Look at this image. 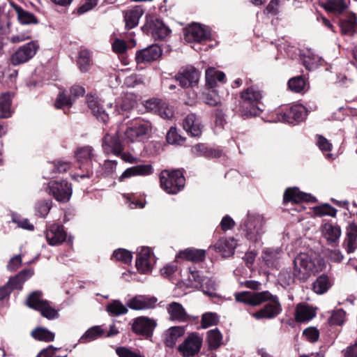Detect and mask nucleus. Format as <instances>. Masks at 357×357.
Returning <instances> with one entry per match:
<instances>
[{
  "mask_svg": "<svg viewBox=\"0 0 357 357\" xmlns=\"http://www.w3.org/2000/svg\"><path fill=\"white\" fill-rule=\"evenodd\" d=\"M303 335H305L310 342H314L319 339V332L316 328L310 327L303 331Z\"/></svg>",
  "mask_w": 357,
  "mask_h": 357,
  "instance_id": "nucleus-63",
  "label": "nucleus"
},
{
  "mask_svg": "<svg viewBox=\"0 0 357 357\" xmlns=\"http://www.w3.org/2000/svg\"><path fill=\"white\" fill-rule=\"evenodd\" d=\"M333 285V280L328 275H319L312 284L313 291L317 294H323L328 291Z\"/></svg>",
  "mask_w": 357,
  "mask_h": 357,
  "instance_id": "nucleus-32",
  "label": "nucleus"
},
{
  "mask_svg": "<svg viewBox=\"0 0 357 357\" xmlns=\"http://www.w3.org/2000/svg\"><path fill=\"white\" fill-rule=\"evenodd\" d=\"M321 58L317 55L308 52L307 54L304 55L303 57V65L305 68L309 70H313L316 68L318 66L319 62L320 61Z\"/></svg>",
  "mask_w": 357,
  "mask_h": 357,
  "instance_id": "nucleus-48",
  "label": "nucleus"
},
{
  "mask_svg": "<svg viewBox=\"0 0 357 357\" xmlns=\"http://www.w3.org/2000/svg\"><path fill=\"white\" fill-rule=\"evenodd\" d=\"M202 344V338L196 333H192L179 345L178 349L184 357H191L199 353Z\"/></svg>",
  "mask_w": 357,
  "mask_h": 357,
  "instance_id": "nucleus-11",
  "label": "nucleus"
},
{
  "mask_svg": "<svg viewBox=\"0 0 357 357\" xmlns=\"http://www.w3.org/2000/svg\"><path fill=\"white\" fill-rule=\"evenodd\" d=\"M176 257L194 263H199L204 260L206 252L204 250L190 248L180 251Z\"/></svg>",
  "mask_w": 357,
  "mask_h": 357,
  "instance_id": "nucleus-26",
  "label": "nucleus"
},
{
  "mask_svg": "<svg viewBox=\"0 0 357 357\" xmlns=\"http://www.w3.org/2000/svg\"><path fill=\"white\" fill-rule=\"evenodd\" d=\"M151 33L155 39L162 40L171 33V30L162 20L156 19L151 26Z\"/></svg>",
  "mask_w": 357,
  "mask_h": 357,
  "instance_id": "nucleus-33",
  "label": "nucleus"
},
{
  "mask_svg": "<svg viewBox=\"0 0 357 357\" xmlns=\"http://www.w3.org/2000/svg\"><path fill=\"white\" fill-rule=\"evenodd\" d=\"M268 298L264 302L267 303L259 311L253 313L252 316L257 319H271L276 317L282 312V306L276 296L270 293Z\"/></svg>",
  "mask_w": 357,
  "mask_h": 357,
  "instance_id": "nucleus-8",
  "label": "nucleus"
},
{
  "mask_svg": "<svg viewBox=\"0 0 357 357\" xmlns=\"http://www.w3.org/2000/svg\"><path fill=\"white\" fill-rule=\"evenodd\" d=\"M102 334L103 331L100 326H93L86 331L84 335L81 337V340H86V341L90 342L100 337Z\"/></svg>",
  "mask_w": 357,
  "mask_h": 357,
  "instance_id": "nucleus-51",
  "label": "nucleus"
},
{
  "mask_svg": "<svg viewBox=\"0 0 357 357\" xmlns=\"http://www.w3.org/2000/svg\"><path fill=\"white\" fill-rule=\"evenodd\" d=\"M11 99L9 94H3L0 96V119L10 116Z\"/></svg>",
  "mask_w": 357,
  "mask_h": 357,
  "instance_id": "nucleus-44",
  "label": "nucleus"
},
{
  "mask_svg": "<svg viewBox=\"0 0 357 357\" xmlns=\"http://www.w3.org/2000/svg\"><path fill=\"white\" fill-rule=\"evenodd\" d=\"M116 352L119 357H144L139 354L134 352L126 347H118Z\"/></svg>",
  "mask_w": 357,
  "mask_h": 357,
  "instance_id": "nucleus-64",
  "label": "nucleus"
},
{
  "mask_svg": "<svg viewBox=\"0 0 357 357\" xmlns=\"http://www.w3.org/2000/svg\"><path fill=\"white\" fill-rule=\"evenodd\" d=\"M33 271L30 269H24L20 271L17 275L10 278L7 284L10 288L13 289L21 290L23 283L33 275Z\"/></svg>",
  "mask_w": 357,
  "mask_h": 357,
  "instance_id": "nucleus-31",
  "label": "nucleus"
},
{
  "mask_svg": "<svg viewBox=\"0 0 357 357\" xmlns=\"http://www.w3.org/2000/svg\"><path fill=\"white\" fill-rule=\"evenodd\" d=\"M218 322V317L215 313L206 312L202 315V326L204 328L216 325Z\"/></svg>",
  "mask_w": 357,
  "mask_h": 357,
  "instance_id": "nucleus-58",
  "label": "nucleus"
},
{
  "mask_svg": "<svg viewBox=\"0 0 357 357\" xmlns=\"http://www.w3.org/2000/svg\"><path fill=\"white\" fill-rule=\"evenodd\" d=\"M203 291L209 295L214 296L215 294V291L217 288V283L215 280L212 278H204V282L200 285Z\"/></svg>",
  "mask_w": 357,
  "mask_h": 357,
  "instance_id": "nucleus-56",
  "label": "nucleus"
},
{
  "mask_svg": "<svg viewBox=\"0 0 357 357\" xmlns=\"http://www.w3.org/2000/svg\"><path fill=\"white\" fill-rule=\"evenodd\" d=\"M270 292L264 291L257 293L243 291L235 294V299L238 302L249 304L252 306L259 305L268 298Z\"/></svg>",
  "mask_w": 357,
  "mask_h": 357,
  "instance_id": "nucleus-13",
  "label": "nucleus"
},
{
  "mask_svg": "<svg viewBox=\"0 0 357 357\" xmlns=\"http://www.w3.org/2000/svg\"><path fill=\"white\" fill-rule=\"evenodd\" d=\"M175 77L182 87H193L199 82V72L195 67L188 66L182 68Z\"/></svg>",
  "mask_w": 357,
  "mask_h": 357,
  "instance_id": "nucleus-12",
  "label": "nucleus"
},
{
  "mask_svg": "<svg viewBox=\"0 0 357 357\" xmlns=\"http://www.w3.org/2000/svg\"><path fill=\"white\" fill-rule=\"evenodd\" d=\"M312 199L313 197L310 195L302 192L296 188H292L286 190L283 200L284 203L289 202L298 203L301 202H310Z\"/></svg>",
  "mask_w": 357,
  "mask_h": 357,
  "instance_id": "nucleus-24",
  "label": "nucleus"
},
{
  "mask_svg": "<svg viewBox=\"0 0 357 357\" xmlns=\"http://www.w3.org/2000/svg\"><path fill=\"white\" fill-rule=\"evenodd\" d=\"M150 121L143 119H135L124 132L126 139L133 142L139 137L148 135L151 130Z\"/></svg>",
  "mask_w": 357,
  "mask_h": 357,
  "instance_id": "nucleus-7",
  "label": "nucleus"
},
{
  "mask_svg": "<svg viewBox=\"0 0 357 357\" xmlns=\"http://www.w3.org/2000/svg\"><path fill=\"white\" fill-rule=\"evenodd\" d=\"M31 336L36 340L43 342H52L54 340V333L43 327H38L31 331Z\"/></svg>",
  "mask_w": 357,
  "mask_h": 357,
  "instance_id": "nucleus-40",
  "label": "nucleus"
},
{
  "mask_svg": "<svg viewBox=\"0 0 357 357\" xmlns=\"http://www.w3.org/2000/svg\"><path fill=\"white\" fill-rule=\"evenodd\" d=\"M43 293L40 291H35L29 294L28 296L26 304L30 308L38 310L39 307L43 303L47 301L43 299Z\"/></svg>",
  "mask_w": 357,
  "mask_h": 357,
  "instance_id": "nucleus-41",
  "label": "nucleus"
},
{
  "mask_svg": "<svg viewBox=\"0 0 357 357\" xmlns=\"http://www.w3.org/2000/svg\"><path fill=\"white\" fill-rule=\"evenodd\" d=\"M326 267L325 260L314 253L301 252L294 260L293 275L301 282L306 281L312 275Z\"/></svg>",
  "mask_w": 357,
  "mask_h": 357,
  "instance_id": "nucleus-1",
  "label": "nucleus"
},
{
  "mask_svg": "<svg viewBox=\"0 0 357 357\" xmlns=\"http://www.w3.org/2000/svg\"><path fill=\"white\" fill-rule=\"evenodd\" d=\"M136 176H148L153 173L151 165H139L134 166Z\"/></svg>",
  "mask_w": 357,
  "mask_h": 357,
  "instance_id": "nucleus-62",
  "label": "nucleus"
},
{
  "mask_svg": "<svg viewBox=\"0 0 357 357\" xmlns=\"http://www.w3.org/2000/svg\"><path fill=\"white\" fill-rule=\"evenodd\" d=\"M281 255V249L266 248L263 251L262 257L268 266H273L275 261L280 258Z\"/></svg>",
  "mask_w": 357,
  "mask_h": 357,
  "instance_id": "nucleus-42",
  "label": "nucleus"
},
{
  "mask_svg": "<svg viewBox=\"0 0 357 357\" xmlns=\"http://www.w3.org/2000/svg\"><path fill=\"white\" fill-rule=\"evenodd\" d=\"M52 208L51 200H44L38 202L36 205V209L40 216L45 218L50 212Z\"/></svg>",
  "mask_w": 357,
  "mask_h": 357,
  "instance_id": "nucleus-59",
  "label": "nucleus"
},
{
  "mask_svg": "<svg viewBox=\"0 0 357 357\" xmlns=\"http://www.w3.org/2000/svg\"><path fill=\"white\" fill-rule=\"evenodd\" d=\"M341 33L352 36L357 32V18L354 13L349 14L346 19L341 20L339 23Z\"/></svg>",
  "mask_w": 357,
  "mask_h": 357,
  "instance_id": "nucleus-30",
  "label": "nucleus"
},
{
  "mask_svg": "<svg viewBox=\"0 0 357 357\" xmlns=\"http://www.w3.org/2000/svg\"><path fill=\"white\" fill-rule=\"evenodd\" d=\"M184 333V329L181 326H174L167 330L165 333V342L166 346L173 347L178 337Z\"/></svg>",
  "mask_w": 357,
  "mask_h": 357,
  "instance_id": "nucleus-37",
  "label": "nucleus"
},
{
  "mask_svg": "<svg viewBox=\"0 0 357 357\" xmlns=\"http://www.w3.org/2000/svg\"><path fill=\"white\" fill-rule=\"evenodd\" d=\"M15 11L11 10L10 2L8 5L0 6V33L6 34L10 31L12 20L15 18Z\"/></svg>",
  "mask_w": 357,
  "mask_h": 357,
  "instance_id": "nucleus-20",
  "label": "nucleus"
},
{
  "mask_svg": "<svg viewBox=\"0 0 357 357\" xmlns=\"http://www.w3.org/2000/svg\"><path fill=\"white\" fill-rule=\"evenodd\" d=\"M11 10L15 11V17L17 15V20L22 24H37V18L31 13L24 10L20 6L13 2H10Z\"/></svg>",
  "mask_w": 357,
  "mask_h": 357,
  "instance_id": "nucleus-29",
  "label": "nucleus"
},
{
  "mask_svg": "<svg viewBox=\"0 0 357 357\" xmlns=\"http://www.w3.org/2000/svg\"><path fill=\"white\" fill-rule=\"evenodd\" d=\"M225 78L224 73L218 71L214 68H210L206 71V81L207 84L213 88L216 86L218 82H223Z\"/></svg>",
  "mask_w": 357,
  "mask_h": 357,
  "instance_id": "nucleus-38",
  "label": "nucleus"
},
{
  "mask_svg": "<svg viewBox=\"0 0 357 357\" xmlns=\"http://www.w3.org/2000/svg\"><path fill=\"white\" fill-rule=\"evenodd\" d=\"M120 130H117L114 135L107 134L103 138L102 148L107 154L112 153L119 155L123 150V145L119 140Z\"/></svg>",
  "mask_w": 357,
  "mask_h": 357,
  "instance_id": "nucleus-14",
  "label": "nucleus"
},
{
  "mask_svg": "<svg viewBox=\"0 0 357 357\" xmlns=\"http://www.w3.org/2000/svg\"><path fill=\"white\" fill-rule=\"evenodd\" d=\"M107 310L109 313L119 316L128 312L127 307L119 301L114 300L107 306Z\"/></svg>",
  "mask_w": 357,
  "mask_h": 357,
  "instance_id": "nucleus-46",
  "label": "nucleus"
},
{
  "mask_svg": "<svg viewBox=\"0 0 357 357\" xmlns=\"http://www.w3.org/2000/svg\"><path fill=\"white\" fill-rule=\"evenodd\" d=\"M93 157V149L89 146L78 149L75 152V158L79 163L81 164L79 169L85 171L84 174H76L73 178L78 181V178H90L93 174L91 160Z\"/></svg>",
  "mask_w": 357,
  "mask_h": 357,
  "instance_id": "nucleus-5",
  "label": "nucleus"
},
{
  "mask_svg": "<svg viewBox=\"0 0 357 357\" xmlns=\"http://www.w3.org/2000/svg\"><path fill=\"white\" fill-rule=\"evenodd\" d=\"M192 153L197 157L219 158L221 155L220 151L208 148L203 144L194 146L192 148Z\"/></svg>",
  "mask_w": 357,
  "mask_h": 357,
  "instance_id": "nucleus-34",
  "label": "nucleus"
},
{
  "mask_svg": "<svg viewBox=\"0 0 357 357\" xmlns=\"http://www.w3.org/2000/svg\"><path fill=\"white\" fill-rule=\"evenodd\" d=\"M347 7V3L344 0H328L324 5L326 10L337 14L342 13Z\"/></svg>",
  "mask_w": 357,
  "mask_h": 357,
  "instance_id": "nucleus-39",
  "label": "nucleus"
},
{
  "mask_svg": "<svg viewBox=\"0 0 357 357\" xmlns=\"http://www.w3.org/2000/svg\"><path fill=\"white\" fill-rule=\"evenodd\" d=\"M161 55V48L157 45H153L137 51L135 59L137 63H149L157 60Z\"/></svg>",
  "mask_w": 357,
  "mask_h": 357,
  "instance_id": "nucleus-18",
  "label": "nucleus"
},
{
  "mask_svg": "<svg viewBox=\"0 0 357 357\" xmlns=\"http://www.w3.org/2000/svg\"><path fill=\"white\" fill-rule=\"evenodd\" d=\"M158 114L163 119H169L174 116V110L167 102L162 101Z\"/></svg>",
  "mask_w": 357,
  "mask_h": 357,
  "instance_id": "nucleus-61",
  "label": "nucleus"
},
{
  "mask_svg": "<svg viewBox=\"0 0 357 357\" xmlns=\"http://www.w3.org/2000/svg\"><path fill=\"white\" fill-rule=\"evenodd\" d=\"M40 312V314L47 318V319H54L59 317V312L54 308H53L49 303L48 301L43 303L40 306L38 310Z\"/></svg>",
  "mask_w": 357,
  "mask_h": 357,
  "instance_id": "nucleus-47",
  "label": "nucleus"
},
{
  "mask_svg": "<svg viewBox=\"0 0 357 357\" xmlns=\"http://www.w3.org/2000/svg\"><path fill=\"white\" fill-rule=\"evenodd\" d=\"M39 47L38 40H32L20 46L10 56V63L13 66H18L28 62L36 54Z\"/></svg>",
  "mask_w": 357,
  "mask_h": 357,
  "instance_id": "nucleus-4",
  "label": "nucleus"
},
{
  "mask_svg": "<svg viewBox=\"0 0 357 357\" xmlns=\"http://www.w3.org/2000/svg\"><path fill=\"white\" fill-rule=\"evenodd\" d=\"M346 313L342 309H337L333 311L329 323L331 325H342L344 322Z\"/></svg>",
  "mask_w": 357,
  "mask_h": 357,
  "instance_id": "nucleus-53",
  "label": "nucleus"
},
{
  "mask_svg": "<svg viewBox=\"0 0 357 357\" xmlns=\"http://www.w3.org/2000/svg\"><path fill=\"white\" fill-rule=\"evenodd\" d=\"M210 36L209 31L199 24L194 23L185 31V40L189 43L201 42Z\"/></svg>",
  "mask_w": 357,
  "mask_h": 357,
  "instance_id": "nucleus-16",
  "label": "nucleus"
},
{
  "mask_svg": "<svg viewBox=\"0 0 357 357\" xmlns=\"http://www.w3.org/2000/svg\"><path fill=\"white\" fill-rule=\"evenodd\" d=\"M74 102V99L71 97H68L66 93L62 91L60 92L55 100L54 106L56 109H61L64 106L70 107Z\"/></svg>",
  "mask_w": 357,
  "mask_h": 357,
  "instance_id": "nucleus-52",
  "label": "nucleus"
},
{
  "mask_svg": "<svg viewBox=\"0 0 357 357\" xmlns=\"http://www.w3.org/2000/svg\"><path fill=\"white\" fill-rule=\"evenodd\" d=\"M143 14L144 10L140 6H136L131 9L126 10L124 12L126 28L127 29H131L137 26Z\"/></svg>",
  "mask_w": 357,
  "mask_h": 357,
  "instance_id": "nucleus-23",
  "label": "nucleus"
},
{
  "mask_svg": "<svg viewBox=\"0 0 357 357\" xmlns=\"http://www.w3.org/2000/svg\"><path fill=\"white\" fill-rule=\"evenodd\" d=\"M263 217L257 213H249L244 223L245 235L248 240L257 241L263 234Z\"/></svg>",
  "mask_w": 357,
  "mask_h": 357,
  "instance_id": "nucleus-6",
  "label": "nucleus"
},
{
  "mask_svg": "<svg viewBox=\"0 0 357 357\" xmlns=\"http://www.w3.org/2000/svg\"><path fill=\"white\" fill-rule=\"evenodd\" d=\"M183 127L192 137H199L202 134L201 121L194 114H190L184 119Z\"/></svg>",
  "mask_w": 357,
  "mask_h": 357,
  "instance_id": "nucleus-21",
  "label": "nucleus"
},
{
  "mask_svg": "<svg viewBox=\"0 0 357 357\" xmlns=\"http://www.w3.org/2000/svg\"><path fill=\"white\" fill-rule=\"evenodd\" d=\"M157 326L155 320L147 317H139L132 320V331L137 335L149 338L153 335Z\"/></svg>",
  "mask_w": 357,
  "mask_h": 357,
  "instance_id": "nucleus-10",
  "label": "nucleus"
},
{
  "mask_svg": "<svg viewBox=\"0 0 357 357\" xmlns=\"http://www.w3.org/2000/svg\"><path fill=\"white\" fill-rule=\"evenodd\" d=\"M77 65L81 72L86 73L91 66L90 54L87 50H82L79 53Z\"/></svg>",
  "mask_w": 357,
  "mask_h": 357,
  "instance_id": "nucleus-45",
  "label": "nucleus"
},
{
  "mask_svg": "<svg viewBox=\"0 0 357 357\" xmlns=\"http://www.w3.org/2000/svg\"><path fill=\"white\" fill-rule=\"evenodd\" d=\"M289 109L295 122H299L304 119L306 115L305 107L301 105H297L290 107Z\"/></svg>",
  "mask_w": 357,
  "mask_h": 357,
  "instance_id": "nucleus-57",
  "label": "nucleus"
},
{
  "mask_svg": "<svg viewBox=\"0 0 357 357\" xmlns=\"http://www.w3.org/2000/svg\"><path fill=\"white\" fill-rule=\"evenodd\" d=\"M113 257L124 264H130L132 259L131 252L122 248L116 250L113 253Z\"/></svg>",
  "mask_w": 357,
  "mask_h": 357,
  "instance_id": "nucleus-55",
  "label": "nucleus"
},
{
  "mask_svg": "<svg viewBox=\"0 0 357 357\" xmlns=\"http://www.w3.org/2000/svg\"><path fill=\"white\" fill-rule=\"evenodd\" d=\"M316 313L314 310L308 305L299 304L296 307L295 317L298 321L303 322L309 321L314 317Z\"/></svg>",
  "mask_w": 357,
  "mask_h": 357,
  "instance_id": "nucleus-35",
  "label": "nucleus"
},
{
  "mask_svg": "<svg viewBox=\"0 0 357 357\" xmlns=\"http://www.w3.org/2000/svg\"><path fill=\"white\" fill-rule=\"evenodd\" d=\"M321 233L328 245L334 246L341 236V229L337 225L326 223L321 227Z\"/></svg>",
  "mask_w": 357,
  "mask_h": 357,
  "instance_id": "nucleus-22",
  "label": "nucleus"
},
{
  "mask_svg": "<svg viewBox=\"0 0 357 357\" xmlns=\"http://www.w3.org/2000/svg\"><path fill=\"white\" fill-rule=\"evenodd\" d=\"M45 238L49 245H58L66 239V233L62 225L58 224H52L47 227L45 231Z\"/></svg>",
  "mask_w": 357,
  "mask_h": 357,
  "instance_id": "nucleus-15",
  "label": "nucleus"
},
{
  "mask_svg": "<svg viewBox=\"0 0 357 357\" xmlns=\"http://www.w3.org/2000/svg\"><path fill=\"white\" fill-rule=\"evenodd\" d=\"M88 106L98 121L106 123L109 120L108 114L102 108L100 100L94 96L88 97Z\"/></svg>",
  "mask_w": 357,
  "mask_h": 357,
  "instance_id": "nucleus-25",
  "label": "nucleus"
},
{
  "mask_svg": "<svg viewBox=\"0 0 357 357\" xmlns=\"http://www.w3.org/2000/svg\"><path fill=\"white\" fill-rule=\"evenodd\" d=\"M47 190L49 194L52 195L59 202H68L72 195L71 184L66 181H61V182L50 181Z\"/></svg>",
  "mask_w": 357,
  "mask_h": 357,
  "instance_id": "nucleus-9",
  "label": "nucleus"
},
{
  "mask_svg": "<svg viewBox=\"0 0 357 357\" xmlns=\"http://www.w3.org/2000/svg\"><path fill=\"white\" fill-rule=\"evenodd\" d=\"M155 257L149 248H142L136 259V267L143 273L149 272L155 263Z\"/></svg>",
  "mask_w": 357,
  "mask_h": 357,
  "instance_id": "nucleus-17",
  "label": "nucleus"
},
{
  "mask_svg": "<svg viewBox=\"0 0 357 357\" xmlns=\"http://www.w3.org/2000/svg\"><path fill=\"white\" fill-rule=\"evenodd\" d=\"M222 336L218 329L207 332V342L211 349H217L222 344Z\"/></svg>",
  "mask_w": 357,
  "mask_h": 357,
  "instance_id": "nucleus-43",
  "label": "nucleus"
},
{
  "mask_svg": "<svg viewBox=\"0 0 357 357\" xmlns=\"http://www.w3.org/2000/svg\"><path fill=\"white\" fill-rule=\"evenodd\" d=\"M167 141L171 144L181 145L184 142L185 138L178 134L176 128L172 127L167 134Z\"/></svg>",
  "mask_w": 357,
  "mask_h": 357,
  "instance_id": "nucleus-54",
  "label": "nucleus"
},
{
  "mask_svg": "<svg viewBox=\"0 0 357 357\" xmlns=\"http://www.w3.org/2000/svg\"><path fill=\"white\" fill-rule=\"evenodd\" d=\"M170 319L173 321L185 322L188 321V315L181 304L172 302L167 307Z\"/></svg>",
  "mask_w": 357,
  "mask_h": 357,
  "instance_id": "nucleus-28",
  "label": "nucleus"
},
{
  "mask_svg": "<svg viewBox=\"0 0 357 357\" xmlns=\"http://www.w3.org/2000/svg\"><path fill=\"white\" fill-rule=\"evenodd\" d=\"M242 104L241 105V112L243 116H256L259 111L262 110L260 108L261 103V91L255 86L248 87L241 93Z\"/></svg>",
  "mask_w": 357,
  "mask_h": 357,
  "instance_id": "nucleus-2",
  "label": "nucleus"
},
{
  "mask_svg": "<svg viewBox=\"0 0 357 357\" xmlns=\"http://www.w3.org/2000/svg\"><path fill=\"white\" fill-rule=\"evenodd\" d=\"M161 188L169 194H176L185 185V178L180 170H163L160 174Z\"/></svg>",
  "mask_w": 357,
  "mask_h": 357,
  "instance_id": "nucleus-3",
  "label": "nucleus"
},
{
  "mask_svg": "<svg viewBox=\"0 0 357 357\" xmlns=\"http://www.w3.org/2000/svg\"><path fill=\"white\" fill-rule=\"evenodd\" d=\"M236 243L233 238H221L215 245V248L223 257H229L234 253Z\"/></svg>",
  "mask_w": 357,
  "mask_h": 357,
  "instance_id": "nucleus-27",
  "label": "nucleus"
},
{
  "mask_svg": "<svg viewBox=\"0 0 357 357\" xmlns=\"http://www.w3.org/2000/svg\"><path fill=\"white\" fill-rule=\"evenodd\" d=\"M158 300L154 296H136L129 300L127 305L132 310H142L154 308Z\"/></svg>",
  "mask_w": 357,
  "mask_h": 357,
  "instance_id": "nucleus-19",
  "label": "nucleus"
},
{
  "mask_svg": "<svg viewBox=\"0 0 357 357\" xmlns=\"http://www.w3.org/2000/svg\"><path fill=\"white\" fill-rule=\"evenodd\" d=\"M344 244L348 253L354 252L357 247V231H349Z\"/></svg>",
  "mask_w": 357,
  "mask_h": 357,
  "instance_id": "nucleus-49",
  "label": "nucleus"
},
{
  "mask_svg": "<svg viewBox=\"0 0 357 357\" xmlns=\"http://www.w3.org/2000/svg\"><path fill=\"white\" fill-rule=\"evenodd\" d=\"M291 91L300 93L303 91L305 86V81L302 77H293L288 82Z\"/></svg>",
  "mask_w": 357,
  "mask_h": 357,
  "instance_id": "nucleus-50",
  "label": "nucleus"
},
{
  "mask_svg": "<svg viewBox=\"0 0 357 357\" xmlns=\"http://www.w3.org/2000/svg\"><path fill=\"white\" fill-rule=\"evenodd\" d=\"M13 222L17 224V225L22 229H27L29 231H32L34 229V227L32 224H31L28 219L22 218L20 215L16 214L13 215Z\"/></svg>",
  "mask_w": 357,
  "mask_h": 357,
  "instance_id": "nucleus-60",
  "label": "nucleus"
},
{
  "mask_svg": "<svg viewBox=\"0 0 357 357\" xmlns=\"http://www.w3.org/2000/svg\"><path fill=\"white\" fill-rule=\"evenodd\" d=\"M136 105L135 97L133 94H126L121 99V102L116 105V112L118 114H121V112H129Z\"/></svg>",
  "mask_w": 357,
  "mask_h": 357,
  "instance_id": "nucleus-36",
  "label": "nucleus"
}]
</instances>
